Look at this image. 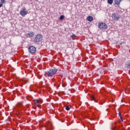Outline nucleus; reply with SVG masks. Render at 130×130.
I'll return each instance as SVG.
<instances>
[{
	"mask_svg": "<svg viewBox=\"0 0 130 130\" xmlns=\"http://www.w3.org/2000/svg\"><path fill=\"white\" fill-rule=\"evenodd\" d=\"M28 50L29 53H31V54H33V53H36V51H37L36 48L34 46H29L28 48Z\"/></svg>",
	"mask_w": 130,
	"mask_h": 130,
	"instance_id": "nucleus-4",
	"label": "nucleus"
},
{
	"mask_svg": "<svg viewBox=\"0 0 130 130\" xmlns=\"http://www.w3.org/2000/svg\"><path fill=\"white\" fill-rule=\"evenodd\" d=\"M112 15L113 18H114V20H115L116 21H117V20L119 19V16H116V14H113Z\"/></svg>",
	"mask_w": 130,
	"mask_h": 130,
	"instance_id": "nucleus-9",
	"label": "nucleus"
},
{
	"mask_svg": "<svg viewBox=\"0 0 130 130\" xmlns=\"http://www.w3.org/2000/svg\"><path fill=\"white\" fill-rule=\"evenodd\" d=\"M42 35L38 34L35 38L34 42L36 43H38L39 42H40V41H42Z\"/></svg>",
	"mask_w": 130,
	"mask_h": 130,
	"instance_id": "nucleus-2",
	"label": "nucleus"
},
{
	"mask_svg": "<svg viewBox=\"0 0 130 130\" xmlns=\"http://www.w3.org/2000/svg\"><path fill=\"white\" fill-rule=\"evenodd\" d=\"M2 7H3V4H0V8H2Z\"/></svg>",
	"mask_w": 130,
	"mask_h": 130,
	"instance_id": "nucleus-23",
	"label": "nucleus"
},
{
	"mask_svg": "<svg viewBox=\"0 0 130 130\" xmlns=\"http://www.w3.org/2000/svg\"><path fill=\"white\" fill-rule=\"evenodd\" d=\"M86 20H87V21L89 22H92V21L93 20V18L92 16H88L87 17Z\"/></svg>",
	"mask_w": 130,
	"mask_h": 130,
	"instance_id": "nucleus-10",
	"label": "nucleus"
},
{
	"mask_svg": "<svg viewBox=\"0 0 130 130\" xmlns=\"http://www.w3.org/2000/svg\"><path fill=\"white\" fill-rule=\"evenodd\" d=\"M125 66H126L127 69H130V61L129 60L128 62H126L125 63Z\"/></svg>",
	"mask_w": 130,
	"mask_h": 130,
	"instance_id": "nucleus-11",
	"label": "nucleus"
},
{
	"mask_svg": "<svg viewBox=\"0 0 130 130\" xmlns=\"http://www.w3.org/2000/svg\"><path fill=\"white\" fill-rule=\"evenodd\" d=\"M34 102L35 103V105L37 106L38 107H40L41 105L39 104H41L42 102H43V101L41 99L39 100H34Z\"/></svg>",
	"mask_w": 130,
	"mask_h": 130,
	"instance_id": "nucleus-5",
	"label": "nucleus"
},
{
	"mask_svg": "<svg viewBox=\"0 0 130 130\" xmlns=\"http://www.w3.org/2000/svg\"><path fill=\"white\" fill-rule=\"evenodd\" d=\"M49 123V124H50V125H51V124L50 123Z\"/></svg>",
	"mask_w": 130,
	"mask_h": 130,
	"instance_id": "nucleus-26",
	"label": "nucleus"
},
{
	"mask_svg": "<svg viewBox=\"0 0 130 130\" xmlns=\"http://www.w3.org/2000/svg\"><path fill=\"white\" fill-rule=\"evenodd\" d=\"M6 3V0H1L0 4H5Z\"/></svg>",
	"mask_w": 130,
	"mask_h": 130,
	"instance_id": "nucleus-19",
	"label": "nucleus"
},
{
	"mask_svg": "<svg viewBox=\"0 0 130 130\" xmlns=\"http://www.w3.org/2000/svg\"><path fill=\"white\" fill-rule=\"evenodd\" d=\"M64 19V15H61L59 17L60 20H63Z\"/></svg>",
	"mask_w": 130,
	"mask_h": 130,
	"instance_id": "nucleus-16",
	"label": "nucleus"
},
{
	"mask_svg": "<svg viewBox=\"0 0 130 130\" xmlns=\"http://www.w3.org/2000/svg\"><path fill=\"white\" fill-rule=\"evenodd\" d=\"M57 72V69L56 68L51 69L49 71H48L47 73H45V76L46 77H50V78H52L55 75V73Z\"/></svg>",
	"mask_w": 130,
	"mask_h": 130,
	"instance_id": "nucleus-1",
	"label": "nucleus"
},
{
	"mask_svg": "<svg viewBox=\"0 0 130 130\" xmlns=\"http://www.w3.org/2000/svg\"><path fill=\"white\" fill-rule=\"evenodd\" d=\"M66 110H68V111L70 110V107H69V106H66Z\"/></svg>",
	"mask_w": 130,
	"mask_h": 130,
	"instance_id": "nucleus-20",
	"label": "nucleus"
},
{
	"mask_svg": "<svg viewBox=\"0 0 130 130\" xmlns=\"http://www.w3.org/2000/svg\"><path fill=\"white\" fill-rule=\"evenodd\" d=\"M26 99H27V100H28L29 101H30V100H31V99H33V98H32V97L27 96V97H26Z\"/></svg>",
	"mask_w": 130,
	"mask_h": 130,
	"instance_id": "nucleus-17",
	"label": "nucleus"
},
{
	"mask_svg": "<svg viewBox=\"0 0 130 130\" xmlns=\"http://www.w3.org/2000/svg\"><path fill=\"white\" fill-rule=\"evenodd\" d=\"M16 115L18 116V118H20V116L19 115V114H17Z\"/></svg>",
	"mask_w": 130,
	"mask_h": 130,
	"instance_id": "nucleus-24",
	"label": "nucleus"
},
{
	"mask_svg": "<svg viewBox=\"0 0 130 130\" xmlns=\"http://www.w3.org/2000/svg\"><path fill=\"white\" fill-rule=\"evenodd\" d=\"M45 88H46V89H47V90H48V91H50V90H51V89L50 87H48V86H46L45 87Z\"/></svg>",
	"mask_w": 130,
	"mask_h": 130,
	"instance_id": "nucleus-18",
	"label": "nucleus"
},
{
	"mask_svg": "<svg viewBox=\"0 0 130 130\" xmlns=\"http://www.w3.org/2000/svg\"><path fill=\"white\" fill-rule=\"evenodd\" d=\"M98 26L100 29H103V30H105V29H107V28H108V26L106 25V23L103 22H100Z\"/></svg>",
	"mask_w": 130,
	"mask_h": 130,
	"instance_id": "nucleus-3",
	"label": "nucleus"
},
{
	"mask_svg": "<svg viewBox=\"0 0 130 130\" xmlns=\"http://www.w3.org/2000/svg\"><path fill=\"white\" fill-rule=\"evenodd\" d=\"M108 4H109V5H112L113 4V0H108Z\"/></svg>",
	"mask_w": 130,
	"mask_h": 130,
	"instance_id": "nucleus-13",
	"label": "nucleus"
},
{
	"mask_svg": "<svg viewBox=\"0 0 130 130\" xmlns=\"http://www.w3.org/2000/svg\"><path fill=\"white\" fill-rule=\"evenodd\" d=\"M22 105H23V104H22V103H18L17 104V106L18 107H22Z\"/></svg>",
	"mask_w": 130,
	"mask_h": 130,
	"instance_id": "nucleus-15",
	"label": "nucleus"
},
{
	"mask_svg": "<svg viewBox=\"0 0 130 130\" xmlns=\"http://www.w3.org/2000/svg\"><path fill=\"white\" fill-rule=\"evenodd\" d=\"M90 98L91 100L94 101V102H97V100H96V99L94 95H91Z\"/></svg>",
	"mask_w": 130,
	"mask_h": 130,
	"instance_id": "nucleus-12",
	"label": "nucleus"
},
{
	"mask_svg": "<svg viewBox=\"0 0 130 130\" xmlns=\"http://www.w3.org/2000/svg\"><path fill=\"white\" fill-rule=\"evenodd\" d=\"M71 38H72V39H74V38H75L76 37L75 35H72L71 36Z\"/></svg>",
	"mask_w": 130,
	"mask_h": 130,
	"instance_id": "nucleus-21",
	"label": "nucleus"
},
{
	"mask_svg": "<svg viewBox=\"0 0 130 130\" xmlns=\"http://www.w3.org/2000/svg\"><path fill=\"white\" fill-rule=\"evenodd\" d=\"M23 83H24V84H26L27 83V82L23 81Z\"/></svg>",
	"mask_w": 130,
	"mask_h": 130,
	"instance_id": "nucleus-25",
	"label": "nucleus"
},
{
	"mask_svg": "<svg viewBox=\"0 0 130 130\" xmlns=\"http://www.w3.org/2000/svg\"><path fill=\"white\" fill-rule=\"evenodd\" d=\"M120 2H121V0H114L115 5L116 6H119L120 5Z\"/></svg>",
	"mask_w": 130,
	"mask_h": 130,
	"instance_id": "nucleus-8",
	"label": "nucleus"
},
{
	"mask_svg": "<svg viewBox=\"0 0 130 130\" xmlns=\"http://www.w3.org/2000/svg\"><path fill=\"white\" fill-rule=\"evenodd\" d=\"M34 35H35V34H34V32L30 31L29 32V34H27L26 35V36H27V37H29V38H30L31 37H33V36H34Z\"/></svg>",
	"mask_w": 130,
	"mask_h": 130,
	"instance_id": "nucleus-7",
	"label": "nucleus"
},
{
	"mask_svg": "<svg viewBox=\"0 0 130 130\" xmlns=\"http://www.w3.org/2000/svg\"><path fill=\"white\" fill-rule=\"evenodd\" d=\"M119 117H120L121 121H123V119L122 118V116H121V113H119Z\"/></svg>",
	"mask_w": 130,
	"mask_h": 130,
	"instance_id": "nucleus-14",
	"label": "nucleus"
},
{
	"mask_svg": "<svg viewBox=\"0 0 130 130\" xmlns=\"http://www.w3.org/2000/svg\"><path fill=\"white\" fill-rule=\"evenodd\" d=\"M20 15H21V16L24 17V16H26V15L28 14V12L27 11V10H26V9H22L20 10Z\"/></svg>",
	"mask_w": 130,
	"mask_h": 130,
	"instance_id": "nucleus-6",
	"label": "nucleus"
},
{
	"mask_svg": "<svg viewBox=\"0 0 130 130\" xmlns=\"http://www.w3.org/2000/svg\"><path fill=\"white\" fill-rule=\"evenodd\" d=\"M91 127L92 128H94V127H95V126H94V124H91Z\"/></svg>",
	"mask_w": 130,
	"mask_h": 130,
	"instance_id": "nucleus-22",
	"label": "nucleus"
}]
</instances>
